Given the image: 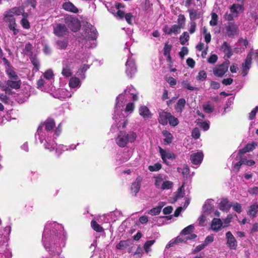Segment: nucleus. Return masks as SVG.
I'll use <instances>...</instances> for the list:
<instances>
[{
  "label": "nucleus",
  "instance_id": "f257e3e1",
  "mask_svg": "<svg viewBox=\"0 0 258 258\" xmlns=\"http://www.w3.org/2000/svg\"><path fill=\"white\" fill-rule=\"evenodd\" d=\"M66 233L61 224L56 222H47L44 228L42 242L51 255L59 256L66 244Z\"/></svg>",
  "mask_w": 258,
  "mask_h": 258
},
{
  "label": "nucleus",
  "instance_id": "f03ea898",
  "mask_svg": "<svg viewBox=\"0 0 258 258\" xmlns=\"http://www.w3.org/2000/svg\"><path fill=\"white\" fill-rule=\"evenodd\" d=\"M129 99H132L134 101H136L138 99V93L132 86L128 87L123 93L116 97L112 117L115 121L110 128L112 133H115L117 130L120 128L123 129L126 127L127 119L122 113V110L125 102Z\"/></svg>",
  "mask_w": 258,
  "mask_h": 258
},
{
  "label": "nucleus",
  "instance_id": "7ed1b4c3",
  "mask_svg": "<svg viewBox=\"0 0 258 258\" xmlns=\"http://www.w3.org/2000/svg\"><path fill=\"white\" fill-rule=\"evenodd\" d=\"M55 125L54 120L51 118H48L39 125L35 136L36 141L39 140L41 143H44L45 149L50 152L54 150L56 146V143L53 139L56 138L61 131V123H59L58 127L53 131V129Z\"/></svg>",
  "mask_w": 258,
  "mask_h": 258
},
{
  "label": "nucleus",
  "instance_id": "20e7f679",
  "mask_svg": "<svg viewBox=\"0 0 258 258\" xmlns=\"http://www.w3.org/2000/svg\"><path fill=\"white\" fill-rule=\"evenodd\" d=\"M194 229V226L193 225H190L184 228L181 231L179 236L170 241L169 243L166 245V248H167L172 247L174 244H179L182 242H186L188 240L195 239L197 236L196 234L192 233Z\"/></svg>",
  "mask_w": 258,
  "mask_h": 258
},
{
  "label": "nucleus",
  "instance_id": "39448f33",
  "mask_svg": "<svg viewBox=\"0 0 258 258\" xmlns=\"http://www.w3.org/2000/svg\"><path fill=\"white\" fill-rule=\"evenodd\" d=\"M85 38L84 46L86 48H94L96 46L97 31L91 24L88 25L82 34Z\"/></svg>",
  "mask_w": 258,
  "mask_h": 258
},
{
  "label": "nucleus",
  "instance_id": "423d86ee",
  "mask_svg": "<svg viewBox=\"0 0 258 258\" xmlns=\"http://www.w3.org/2000/svg\"><path fill=\"white\" fill-rule=\"evenodd\" d=\"M137 138V133L134 131H129L127 133L120 131L115 138V142L119 147L123 148L129 143H134Z\"/></svg>",
  "mask_w": 258,
  "mask_h": 258
},
{
  "label": "nucleus",
  "instance_id": "0eeeda50",
  "mask_svg": "<svg viewBox=\"0 0 258 258\" xmlns=\"http://www.w3.org/2000/svg\"><path fill=\"white\" fill-rule=\"evenodd\" d=\"M224 32L229 37H234L239 34L238 26L234 22H228L225 26Z\"/></svg>",
  "mask_w": 258,
  "mask_h": 258
},
{
  "label": "nucleus",
  "instance_id": "6e6552de",
  "mask_svg": "<svg viewBox=\"0 0 258 258\" xmlns=\"http://www.w3.org/2000/svg\"><path fill=\"white\" fill-rule=\"evenodd\" d=\"M132 55V54H131ZM126 71L125 73L127 76L130 78H132L133 76L137 72V68L134 59L132 56H128L125 63Z\"/></svg>",
  "mask_w": 258,
  "mask_h": 258
},
{
  "label": "nucleus",
  "instance_id": "1a4fd4ad",
  "mask_svg": "<svg viewBox=\"0 0 258 258\" xmlns=\"http://www.w3.org/2000/svg\"><path fill=\"white\" fill-rule=\"evenodd\" d=\"M230 61L226 60L222 64L215 67L213 70V74L218 77H222L227 72Z\"/></svg>",
  "mask_w": 258,
  "mask_h": 258
},
{
  "label": "nucleus",
  "instance_id": "9d476101",
  "mask_svg": "<svg viewBox=\"0 0 258 258\" xmlns=\"http://www.w3.org/2000/svg\"><path fill=\"white\" fill-rule=\"evenodd\" d=\"M226 245L227 247L232 250H236L238 246V242L230 231H228L225 234Z\"/></svg>",
  "mask_w": 258,
  "mask_h": 258
},
{
  "label": "nucleus",
  "instance_id": "9b49d317",
  "mask_svg": "<svg viewBox=\"0 0 258 258\" xmlns=\"http://www.w3.org/2000/svg\"><path fill=\"white\" fill-rule=\"evenodd\" d=\"M254 53V51L251 50L247 54L246 58L244 62L242 64V75L245 77L248 74V72L251 67L252 55Z\"/></svg>",
  "mask_w": 258,
  "mask_h": 258
},
{
  "label": "nucleus",
  "instance_id": "f8f14e48",
  "mask_svg": "<svg viewBox=\"0 0 258 258\" xmlns=\"http://www.w3.org/2000/svg\"><path fill=\"white\" fill-rule=\"evenodd\" d=\"M61 74L66 78L71 77L73 75L72 62L68 60L62 61Z\"/></svg>",
  "mask_w": 258,
  "mask_h": 258
},
{
  "label": "nucleus",
  "instance_id": "ddd939ff",
  "mask_svg": "<svg viewBox=\"0 0 258 258\" xmlns=\"http://www.w3.org/2000/svg\"><path fill=\"white\" fill-rule=\"evenodd\" d=\"M65 23L72 31L74 32H76L79 29V23L78 20L71 16L66 18Z\"/></svg>",
  "mask_w": 258,
  "mask_h": 258
},
{
  "label": "nucleus",
  "instance_id": "4468645a",
  "mask_svg": "<svg viewBox=\"0 0 258 258\" xmlns=\"http://www.w3.org/2000/svg\"><path fill=\"white\" fill-rule=\"evenodd\" d=\"M159 151L163 162L166 165H168L167 159L173 160L176 158V155L174 153L167 151L161 147H159Z\"/></svg>",
  "mask_w": 258,
  "mask_h": 258
},
{
  "label": "nucleus",
  "instance_id": "2eb2a0df",
  "mask_svg": "<svg viewBox=\"0 0 258 258\" xmlns=\"http://www.w3.org/2000/svg\"><path fill=\"white\" fill-rule=\"evenodd\" d=\"M8 237H7V241L5 243L6 245L3 244V242L0 243V258L12 257V252L9 249V248L8 247Z\"/></svg>",
  "mask_w": 258,
  "mask_h": 258
},
{
  "label": "nucleus",
  "instance_id": "dca6fc26",
  "mask_svg": "<svg viewBox=\"0 0 258 258\" xmlns=\"http://www.w3.org/2000/svg\"><path fill=\"white\" fill-rule=\"evenodd\" d=\"M204 158V154L202 151L192 153L190 156V159L193 165H199L201 164Z\"/></svg>",
  "mask_w": 258,
  "mask_h": 258
},
{
  "label": "nucleus",
  "instance_id": "f3484780",
  "mask_svg": "<svg viewBox=\"0 0 258 258\" xmlns=\"http://www.w3.org/2000/svg\"><path fill=\"white\" fill-rule=\"evenodd\" d=\"M53 33L56 36L61 37L67 34L68 29L65 25L58 24L54 27Z\"/></svg>",
  "mask_w": 258,
  "mask_h": 258
},
{
  "label": "nucleus",
  "instance_id": "a211bd4d",
  "mask_svg": "<svg viewBox=\"0 0 258 258\" xmlns=\"http://www.w3.org/2000/svg\"><path fill=\"white\" fill-rule=\"evenodd\" d=\"M158 114V121L159 123L162 125H167L168 123L169 118L171 113L165 111H160L159 112Z\"/></svg>",
  "mask_w": 258,
  "mask_h": 258
},
{
  "label": "nucleus",
  "instance_id": "6ab92c4d",
  "mask_svg": "<svg viewBox=\"0 0 258 258\" xmlns=\"http://www.w3.org/2000/svg\"><path fill=\"white\" fill-rule=\"evenodd\" d=\"M62 8L66 11L77 14L79 12V9L71 2H65L62 5Z\"/></svg>",
  "mask_w": 258,
  "mask_h": 258
},
{
  "label": "nucleus",
  "instance_id": "aec40b11",
  "mask_svg": "<svg viewBox=\"0 0 258 258\" xmlns=\"http://www.w3.org/2000/svg\"><path fill=\"white\" fill-rule=\"evenodd\" d=\"M231 207L232 204L229 203L227 198L222 199L219 205V209L221 211L225 212H228Z\"/></svg>",
  "mask_w": 258,
  "mask_h": 258
},
{
  "label": "nucleus",
  "instance_id": "412c9836",
  "mask_svg": "<svg viewBox=\"0 0 258 258\" xmlns=\"http://www.w3.org/2000/svg\"><path fill=\"white\" fill-rule=\"evenodd\" d=\"M213 200L212 199H208L206 200L205 204L203 206V211L205 215H208L210 214L214 208L213 204Z\"/></svg>",
  "mask_w": 258,
  "mask_h": 258
},
{
  "label": "nucleus",
  "instance_id": "4be33fe9",
  "mask_svg": "<svg viewBox=\"0 0 258 258\" xmlns=\"http://www.w3.org/2000/svg\"><path fill=\"white\" fill-rule=\"evenodd\" d=\"M71 96L72 93L69 92L67 89H59L57 90L54 97L60 99H64L66 98H70Z\"/></svg>",
  "mask_w": 258,
  "mask_h": 258
},
{
  "label": "nucleus",
  "instance_id": "5701e85b",
  "mask_svg": "<svg viewBox=\"0 0 258 258\" xmlns=\"http://www.w3.org/2000/svg\"><path fill=\"white\" fill-rule=\"evenodd\" d=\"M223 227L222 221L220 219L214 218L211 223V229L215 232H218Z\"/></svg>",
  "mask_w": 258,
  "mask_h": 258
},
{
  "label": "nucleus",
  "instance_id": "b1692460",
  "mask_svg": "<svg viewBox=\"0 0 258 258\" xmlns=\"http://www.w3.org/2000/svg\"><path fill=\"white\" fill-rule=\"evenodd\" d=\"M142 181V178L141 176H138L136 179L135 181L132 183L131 189L132 192L135 193V196L140 190Z\"/></svg>",
  "mask_w": 258,
  "mask_h": 258
},
{
  "label": "nucleus",
  "instance_id": "393cba45",
  "mask_svg": "<svg viewBox=\"0 0 258 258\" xmlns=\"http://www.w3.org/2000/svg\"><path fill=\"white\" fill-rule=\"evenodd\" d=\"M4 21L7 23L9 26L16 25V19L14 16L10 14L7 11L5 12L4 14Z\"/></svg>",
  "mask_w": 258,
  "mask_h": 258
},
{
  "label": "nucleus",
  "instance_id": "a878e982",
  "mask_svg": "<svg viewBox=\"0 0 258 258\" xmlns=\"http://www.w3.org/2000/svg\"><path fill=\"white\" fill-rule=\"evenodd\" d=\"M189 13L190 21H195V20L200 18L202 16V13L194 9H190L187 10Z\"/></svg>",
  "mask_w": 258,
  "mask_h": 258
},
{
  "label": "nucleus",
  "instance_id": "bb28decb",
  "mask_svg": "<svg viewBox=\"0 0 258 258\" xmlns=\"http://www.w3.org/2000/svg\"><path fill=\"white\" fill-rule=\"evenodd\" d=\"M76 146L74 145H72L69 147V148L67 146H63V145H57L56 144V146L54 148L55 149L56 153L57 154L58 156H59L62 153V151L74 150L76 148Z\"/></svg>",
  "mask_w": 258,
  "mask_h": 258
},
{
  "label": "nucleus",
  "instance_id": "cd10ccee",
  "mask_svg": "<svg viewBox=\"0 0 258 258\" xmlns=\"http://www.w3.org/2000/svg\"><path fill=\"white\" fill-rule=\"evenodd\" d=\"M221 49L225 54V56L229 58L232 55L231 48L230 45L226 41H224L221 46Z\"/></svg>",
  "mask_w": 258,
  "mask_h": 258
},
{
  "label": "nucleus",
  "instance_id": "c85d7f7f",
  "mask_svg": "<svg viewBox=\"0 0 258 258\" xmlns=\"http://www.w3.org/2000/svg\"><path fill=\"white\" fill-rule=\"evenodd\" d=\"M139 114L144 118H149L151 116V113L149 108L145 105L141 106L139 109Z\"/></svg>",
  "mask_w": 258,
  "mask_h": 258
},
{
  "label": "nucleus",
  "instance_id": "c756f323",
  "mask_svg": "<svg viewBox=\"0 0 258 258\" xmlns=\"http://www.w3.org/2000/svg\"><path fill=\"white\" fill-rule=\"evenodd\" d=\"M21 85V81L20 80L16 81L8 80L6 82V87L14 89H19Z\"/></svg>",
  "mask_w": 258,
  "mask_h": 258
},
{
  "label": "nucleus",
  "instance_id": "7c9ffc66",
  "mask_svg": "<svg viewBox=\"0 0 258 258\" xmlns=\"http://www.w3.org/2000/svg\"><path fill=\"white\" fill-rule=\"evenodd\" d=\"M49 82V81H47L44 78H41L37 81V85L38 88L41 90L42 91L46 90L48 88L49 84H48V83Z\"/></svg>",
  "mask_w": 258,
  "mask_h": 258
},
{
  "label": "nucleus",
  "instance_id": "2f4dec72",
  "mask_svg": "<svg viewBox=\"0 0 258 258\" xmlns=\"http://www.w3.org/2000/svg\"><path fill=\"white\" fill-rule=\"evenodd\" d=\"M162 134L165 137L164 142L166 145H169L172 143L173 137L169 132L167 130H163L162 132Z\"/></svg>",
  "mask_w": 258,
  "mask_h": 258
},
{
  "label": "nucleus",
  "instance_id": "473e14b6",
  "mask_svg": "<svg viewBox=\"0 0 258 258\" xmlns=\"http://www.w3.org/2000/svg\"><path fill=\"white\" fill-rule=\"evenodd\" d=\"M68 40L67 39H59L56 41L55 46L58 49L64 50L68 45Z\"/></svg>",
  "mask_w": 258,
  "mask_h": 258
},
{
  "label": "nucleus",
  "instance_id": "72a5a7b5",
  "mask_svg": "<svg viewBox=\"0 0 258 258\" xmlns=\"http://www.w3.org/2000/svg\"><path fill=\"white\" fill-rule=\"evenodd\" d=\"M181 28V27L179 25L174 24L170 28L166 30L165 32L168 35H171L172 34H177L180 32Z\"/></svg>",
  "mask_w": 258,
  "mask_h": 258
},
{
  "label": "nucleus",
  "instance_id": "f704fd0d",
  "mask_svg": "<svg viewBox=\"0 0 258 258\" xmlns=\"http://www.w3.org/2000/svg\"><path fill=\"white\" fill-rule=\"evenodd\" d=\"M133 241L131 239H127L126 240H121L119 243H118L116 247L117 249L119 250H124L125 249L127 246H130Z\"/></svg>",
  "mask_w": 258,
  "mask_h": 258
},
{
  "label": "nucleus",
  "instance_id": "c9c22d12",
  "mask_svg": "<svg viewBox=\"0 0 258 258\" xmlns=\"http://www.w3.org/2000/svg\"><path fill=\"white\" fill-rule=\"evenodd\" d=\"M154 178L155 179L154 184L155 187L157 188L161 189V187L162 185V183L164 182V179L165 178L163 177V176L161 174H158L157 176H154Z\"/></svg>",
  "mask_w": 258,
  "mask_h": 258
},
{
  "label": "nucleus",
  "instance_id": "e433bc0d",
  "mask_svg": "<svg viewBox=\"0 0 258 258\" xmlns=\"http://www.w3.org/2000/svg\"><path fill=\"white\" fill-rule=\"evenodd\" d=\"M186 101L184 98L179 99L175 106V109L177 112H181L185 107Z\"/></svg>",
  "mask_w": 258,
  "mask_h": 258
},
{
  "label": "nucleus",
  "instance_id": "4c0bfd02",
  "mask_svg": "<svg viewBox=\"0 0 258 258\" xmlns=\"http://www.w3.org/2000/svg\"><path fill=\"white\" fill-rule=\"evenodd\" d=\"M69 84L71 88H79L81 86V82L79 78L72 77L70 79Z\"/></svg>",
  "mask_w": 258,
  "mask_h": 258
},
{
  "label": "nucleus",
  "instance_id": "58836bf2",
  "mask_svg": "<svg viewBox=\"0 0 258 258\" xmlns=\"http://www.w3.org/2000/svg\"><path fill=\"white\" fill-rule=\"evenodd\" d=\"M6 72L10 79L14 80H17L19 79V77L15 72L14 69L12 66L9 68H6Z\"/></svg>",
  "mask_w": 258,
  "mask_h": 258
},
{
  "label": "nucleus",
  "instance_id": "ea45409f",
  "mask_svg": "<svg viewBox=\"0 0 258 258\" xmlns=\"http://www.w3.org/2000/svg\"><path fill=\"white\" fill-rule=\"evenodd\" d=\"M24 11V9L22 7H14L7 11L8 13L13 16H14V15L18 16L21 15V14L23 13Z\"/></svg>",
  "mask_w": 258,
  "mask_h": 258
},
{
  "label": "nucleus",
  "instance_id": "a19ab883",
  "mask_svg": "<svg viewBox=\"0 0 258 258\" xmlns=\"http://www.w3.org/2000/svg\"><path fill=\"white\" fill-rule=\"evenodd\" d=\"M31 63L34 66L33 71L37 72L39 69L40 62L37 58L36 55H34L30 57Z\"/></svg>",
  "mask_w": 258,
  "mask_h": 258
},
{
  "label": "nucleus",
  "instance_id": "79ce46f5",
  "mask_svg": "<svg viewBox=\"0 0 258 258\" xmlns=\"http://www.w3.org/2000/svg\"><path fill=\"white\" fill-rule=\"evenodd\" d=\"M53 71L51 69L47 70L43 74L44 78L50 82H51V80H53Z\"/></svg>",
  "mask_w": 258,
  "mask_h": 258
},
{
  "label": "nucleus",
  "instance_id": "37998d69",
  "mask_svg": "<svg viewBox=\"0 0 258 258\" xmlns=\"http://www.w3.org/2000/svg\"><path fill=\"white\" fill-rule=\"evenodd\" d=\"M32 48H33V46L31 43H27L25 45V48L23 50L24 54L27 55H30L31 56H33L32 52Z\"/></svg>",
  "mask_w": 258,
  "mask_h": 258
},
{
  "label": "nucleus",
  "instance_id": "c03bdc74",
  "mask_svg": "<svg viewBox=\"0 0 258 258\" xmlns=\"http://www.w3.org/2000/svg\"><path fill=\"white\" fill-rule=\"evenodd\" d=\"M172 127H175L179 124V120L177 118L172 115L171 114L169 118L168 123Z\"/></svg>",
  "mask_w": 258,
  "mask_h": 258
},
{
  "label": "nucleus",
  "instance_id": "a18cd8bd",
  "mask_svg": "<svg viewBox=\"0 0 258 258\" xmlns=\"http://www.w3.org/2000/svg\"><path fill=\"white\" fill-rule=\"evenodd\" d=\"M189 36L187 32H184L179 37L180 43L184 45L189 40Z\"/></svg>",
  "mask_w": 258,
  "mask_h": 258
},
{
  "label": "nucleus",
  "instance_id": "49530a36",
  "mask_svg": "<svg viewBox=\"0 0 258 258\" xmlns=\"http://www.w3.org/2000/svg\"><path fill=\"white\" fill-rule=\"evenodd\" d=\"M163 206V204H161L160 205H159L158 206L151 209L149 212V213L151 215H156L159 214L160 213L161 209L162 208Z\"/></svg>",
  "mask_w": 258,
  "mask_h": 258
},
{
  "label": "nucleus",
  "instance_id": "de8ad7c7",
  "mask_svg": "<svg viewBox=\"0 0 258 258\" xmlns=\"http://www.w3.org/2000/svg\"><path fill=\"white\" fill-rule=\"evenodd\" d=\"M257 209L256 208V205L253 204L249 207L248 214L250 216L255 217L257 213Z\"/></svg>",
  "mask_w": 258,
  "mask_h": 258
},
{
  "label": "nucleus",
  "instance_id": "09e8293b",
  "mask_svg": "<svg viewBox=\"0 0 258 258\" xmlns=\"http://www.w3.org/2000/svg\"><path fill=\"white\" fill-rule=\"evenodd\" d=\"M155 240H148L147 241L144 245V249L145 250L146 253H148L149 252L151 251V247L152 245L154 244L155 243Z\"/></svg>",
  "mask_w": 258,
  "mask_h": 258
},
{
  "label": "nucleus",
  "instance_id": "8fccbe9b",
  "mask_svg": "<svg viewBox=\"0 0 258 258\" xmlns=\"http://www.w3.org/2000/svg\"><path fill=\"white\" fill-rule=\"evenodd\" d=\"M171 50V46L166 44L164 47L163 51H164V55L166 56L167 58V60L170 61L171 60V56L170 55V52Z\"/></svg>",
  "mask_w": 258,
  "mask_h": 258
},
{
  "label": "nucleus",
  "instance_id": "3c124183",
  "mask_svg": "<svg viewBox=\"0 0 258 258\" xmlns=\"http://www.w3.org/2000/svg\"><path fill=\"white\" fill-rule=\"evenodd\" d=\"M91 225L92 228L96 232H101L103 231V228L95 220H92L91 221Z\"/></svg>",
  "mask_w": 258,
  "mask_h": 258
},
{
  "label": "nucleus",
  "instance_id": "603ef678",
  "mask_svg": "<svg viewBox=\"0 0 258 258\" xmlns=\"http://www.w3.org/2000/svg\"><path fill=\"white\" fill-rule=\"evenodd\" d=\"M173 185V183L169 180L164 181L162 183V185L160 189L165 190V189H169L172 188Z\"/></svg>",
  "mask_w": 258,
  "mask_h": 258
},
{
  "label": "nucleus",
  "instance_id": "864d4df0",
  "mask_svg": "<svg viewBox=\"0 0 258 258\" xmlns=\"http://www.w3.org/2000/svg\"><path fill=\"white\" fill-rule=\"evenodd\" d=\"M251 20H253L256 25H258V9H254L250 12Z\"/></svg>",
  "mask_w": 258,
  "mask_h": 258
},
{
  "label": "nucleus",
  "instance_id": "5fc2aeb1",
  "mask_svg": "<svg viewBox=\"0 0 258 258\" xmlns=\"http://www.w3.org/2000/svg\"><path fill=\"white\" fill-rule=\"evenodd\" d=\"M207 76V73L205 71H200L196 77V79L198 81H204L206 79Z\"/></svg>",
  "mask_w": 258,
  "mask_h": 258
},
{
  "label": "nucleus",
  "instance_id": "6e6d98bb",
  "mask_svg": "<svg viewBox=\"0 0 258 258\" xmlns=\"http://www.w3.org/2000/svg\"><path fill=\"white\" fill-rule=\"evenodd\" d=\"M177 171L179 173H181L184 176L188 175L189 173V169L187 165H184L183 168L178 167L177 168Z\"/></svg>",
  "mask_w": 258,
  "mask_h": 258
},
{
  "label": "nucleus",
  "instance_id": "4d7b16f0",
  "mask_svg": "<svg viewBox=\"0 0 258 258\" xmlns=\"http://www.w3.org/2000/svg\"><path fill=\"white\" fill-rule=\"evenodd\" d=\"M178 25L180 26L181 28H183L185 23V18L182 14H179L178 16L177 20Z\"/></svg>",
  "mask_w": 258,
  "mask_h": 258
},
{
  "label": "nucleus",
  "instance_id": "13d9d810",
  "mask_svg": "<svg viewBox=\"0 0 258 258\" xmlns=\"http://www.w3.org/2000/svg\"><path fill=\"white\" fill-rule=\"evenodd\" d=\"M217 23H218V15L215 13H212L211 14V20L210 21V25L211 26H215L217 25Z\"/></svg>",
  "mask_w": 258,
  "mask_h": 258
},
{
  "label": "nucleus",
  "instance_id": "bf43d9fd",
  "mask_svg": "<svg viewBox=\"0 0 258 258\" xmlns=\"http://www.w3.org/2000/svg\"><path fill=\"white\" fill-rule=\"evenodd\" d=\"M162 167V165L159 163H157L153 165H150L149 166L148 169L151 172L158 171Z\"/></svg>",
  "mask_w": 258,
  "mask_h": 258
},
{
  "label": "nucleus",
  "instance_id": "052dcab7",
  "mask_svg": "<svg viewBox=\"0 0 258 258\" xmlns=\"http://www.w3.org/2000/svg\"><path fill=\"white\" fill-rule=\"evenodd\" d=\"M197 24L195 21H190L189 23L188 31L190 34H193L196 30Z\"/></svg>",
  "mask_w": 258,
  "mask_h": 258
},
{
  "label": "nucleus",
  "instance_id": "680f3d73",
  "mask_svg": "<svg viewBox=\"0 0 258 258\" xmlns=\"http://www.w3.org/2000/svg\"><path fill=\"white\" fill-rule=\"evenodd\" d=\"M20 23L24 29H28L30 27V23L27 18H23L20 21Z\"/></svg>",
  "mask_w": 258,
  "mask_h": 258
},
{
  "label": "nucleus",
  "instance_id": "e2e57ef3",
  "mask_svg": "<svg viewBox=\"0 0 258 258\" xmlns=\"http://www.w3.org/2000/svg\"><path fill=\"white\" fill-rule=\"evenodd\" d=\"M232 204V207L233 210L238 213H240L242 211V207L241 204L238 203H233Z\"/></svg>",
  "mask_w": 258,
  "mask_h": 258
},
{
  "label": "nucleus",
  "instance_id": "0e129e2a",
  "mask_svg": "<svg viewBox=\"0 0 258 258\" xmlns=\"http://www.w3.org/2000/svg\"><path fill=\"white\" fill-rule=\"evenodd\" d=\"M203 109L207 113H210L214 111V107L209 103L204 105Z\"/></svg>",
  "mask_w": 258,
  "mask_h": 258
},
{
  "label": "nucleus",
  "instance_id": "69168bd1",
  "mask_svg": "<svg viewBox=\"0 0 258 258\" xmlns=\"http://www.w3.org/2000/svg\"><path fill=\"white\" fill-rule=\"evenodd\" d=\"M182 85L184 88H185L189 90L194 91V90H198L197 88L191 86L190 84L186 81H183L182 83Z\"/></svg>",
  "mask_w": 258,
  "mask_h": 258
},
{
  "label": "nucleus",
  "instance_id": "338daca9",
  "mask_svg": "<svg viewBox=\"0 0 258 258\" xmlns=\"http://www.w3.org/2000/svg\"><path fill=\"white\" fill-rule=\"evenodd\" d=\"M135 108V105L134 103H128L126 104L125 108V112H132Z\"/></svg>",
  "mask_w": 258,
  "mask_h": 258
},
{
  "label": "nucleus",
  "instance_id": "774afa93",
  "mask_svg": "<svg viewBox=\"0 0 258 258\" xmlns=\"http://www.w3.org/2000/svg\"><path fill=\"white\" fill-rule=\"evenodd\" d=\"M191 136L195 139H199L200 137V133L199 128L197 127L195 128L192 131Z\"/></svg>",
  "mask_w": 258,
  "mask_h": 258
}]
</instances>
